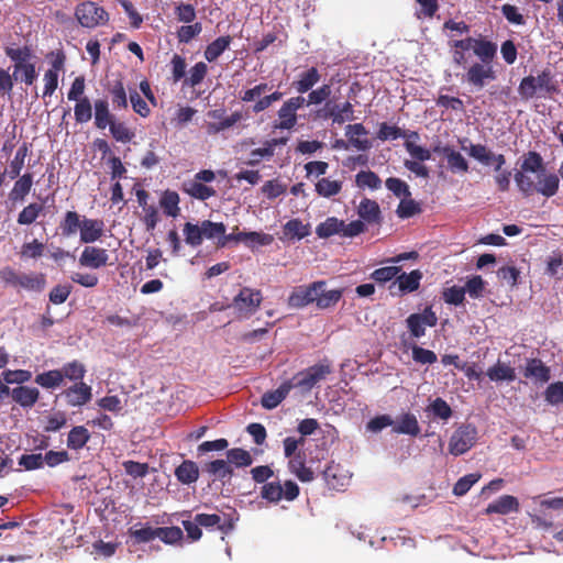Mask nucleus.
Wrapping results in <instances>:
<instances>
[{"label": "nucleus", "mask_w": 563, "mask_h": 563, "mask_svg": "<svg viewBox=\"0 0 563 563\" xmlns=\"http://www.w3.org/2000/svg\"><path fill=\"white\" fill-rule=\"evenodd\" d=\"M448 45L455 66L466 68L463 81L476 90H482L497 75L493 60L497 54L496 43L484 36H466L461 40L450 38Z\"/></svg>", "instance_id": "nucleus-1"}, {"label": "nucleus", "mask_w": 563, "mask_h": 563, "mask_svg": "<svg viewBox=\"0 0 563 563\" xmlns=\"http://www.w3.org/2000/svg\"><path fill=\"white\" fill-rule=\"evenodd\" d=\"M560 92L558 81L550 68H544L538 76H526L518 86V93L522 100L538 98H552Z\"/></svg>", "instance_id": "nucleus-2"}, {"label": "nucleus", "mask_w": 563, "mask_h": 563, "mask_svg": "<svg viewBox=\"0 0 563 563\" xmlns=\"http://www.w3.org/2000/svg\"><path fill=\"white\" fill-rule=\"evenodd\" d=\"M536 176L537 183H534L530 176L523 175V173H515L514 178L517 187L525 197H530L534 192H538L545 198H550L558 194L560 178L556 174L548 173L547 169H544Z\"/></svg>", "instance_id": "nucleus-3"}, {"label": "nucleus", "mask_w": 563, "mask_h": 563, "mask_svg": "<svg viewBox=\"0 0 563 563\" xmlns=\"http://www.w3.org/2000/svg\"><path fill=\"white\" fill-rule=\"evenodd\" d=\"M74 14L78 23L86 29H96L106 25L110 19L109 13L103 7L90 0L78 3Z\"/></svg>", "instance_id": "nucleus-4"}, {"label": "nucleus", "mask_w": 563, "mask_h": 563, "mask_svg": "<svg viewBox=\"0 0 563 563\" xmlns=\"http://www.w3.org/2000/svg\"><path fill=\"white\" fill-rule=\"evenodd\" d=\"M331 365L327 362L318 363L308 368L298 372L289 379L292 388H299L303 393L310 391L318 383L325 379L331 374Z\"/></svg>", "instance_id": "nucleus-5"}, {"label": "nucleus", "mask_w": 563, "mask_h": 563, "mask_svg": "<svg viewBox=\"0 0 563 563\" xmlns=\"http://www.w3.org/2000/svg\"><path fill=\"white\" fill-rule=\"evenodd\" d=\"M300 489L296 482L286 481L265 483L261 488V497L268 503L278 504L280 500L292 501L299 496Z\"/></svg>", "instance_id": "nucleus-6"}, {"label": "nucleus", "mask_w": 563, "mask_h": 563, "mask_svg": "<svg viewBox=\"0 0 563 563\" xmlns=\"http://www.w3.org/2000/svg\"><path fill=\"white\" fill-rule=\"evenodd\" d=\"M477 429L471 424L460 426L451 435L449 452L455 456L466 453L476 443Z\"/></svg>", "instance_id": "nucleus-7"}, {"label": "nucleus", "mask_w": 563, "mask_h": 563, "mask_svg": "<svg viewBox=\"0 0 563 563\" xmlns=\"http://www.w3.org/2000/svg\"><path fill=\"white\" fill-rule=\"evenodd\" d=\"M325 286L324 280L313 282L310 285L297 286L288 297L290 308L300 309L310 303L317 305V295Z\"/></svg>", "instance_id": "nucleus-8"}, {"label": "nucleus", "mask_w": 563, "mask_h": 563, "mask_svg": "<svg viewBox=\"0 0 563 563\" xmlns=\"http://www.w3.org/2000/svg\"><path fill=\"white\" fill-rule=\"evenodd\" d=\"M306 98L302 96L291 97L283 103L277 111L279 122L275 124L276 129L290 130L297 123V111L305 106Z\"/></svg>", "instance_id": "nucleus-9"}, {"label": "nucleus", "mask_w": 563, "mask_h": 563, "mask_svg": "<svg viewBox=\"0 0 563 563\" xmlns=\"http://www.w3.org/2000/svg\"><path fill=\"white\" fill-rule=\"evenodd\" d=\"M438 317L431 307H426L421 313H411L406 319L407 328L413 338H421L426 334L427 327H435Z\"/></svg>", "instance_id": "nucleus-10"}, {"label": "nucleus", "mask_w": 563, "mask_h": 563, "mask_svg": "<svg viewBox=\"0 0 563 563\" xmlns=\"http://www.w3.org/2000/svg\"><path fill=\"white\" fill-rule=\"evenodd\" d=\"M522 376L536 385H544L551 379V368L538 357H529L521 367Z\"/></svg>", "instance_id": "nucleus-11"}, {"label": "nucleus", "mask_w": 563, "mask_h": 563, "mask_svg": "<svg viewBox=\"0 0 563 563\" xmlns=\"http://www.w3.org/2000/svg\"><path fill=\"white\" fill-rule=\"evenodd\" d=\"M263 300L262 292L249 287H243L234 297L235 308L245 316H250L256 311Z\"/></svg>", "instance_id": "nucleus-12"}, {"label": "nucleus", "mask_w": 563, "mask_h": 563, "mask_svg": "<svg viewBox=\"0 0 563 563\" xmlns=\"http://www.w3.org/2000/svg\"><path fill=\"white\" fill-rule=\"evenodd\" d=\"M471 157L478 161L481 164L488 166L494 164V170H504L503 166L506 164V157L503 154H494L487 146L483 144H471L467 148Z\"/></svg>", "instance_id": "nucleus-13"}, {"label": "nucleus", "mask_w": 563, "mask_h": 563, "mask_svg": "<svg viewBox=\"0 0 563 563\" xmlns=\"http://www.w3.org/2000/svg\"><path fill=\"white\" fill-rule=\"evenodd\" d=\"M195 517L200 527L217 528L223 534H228L234 529V518L231 515L197 514Z\"/></svg>", "instance_id": "nucleus-14"}, {"label": "nucleus", "mask_w": 563, "mask_h": 563, "mask_svg": "<svg viewBox=\"0 0 563 563\" xmlns=\"http://www.w3.org/2000/svg\"><path fill=\"white\" fill-rule=\"evenodd\" d=\"M109 254L106 249L98 246H86L79 257V264L93 269L101 268L108 264Z\"/></svg>", "instance_id": "nucleus-15"}, {"label": "nucleus", "mask_w": 563, "mask_h": 563, "mask_svg": "<svg viewBox=\"0 0 563 563\" xmlns=\"http://www.w3.org/2000/svg\"><path fill=\"white\" fill-rule=\"evenodd\" d=\"M322 118L331 119L332 122L336 124H343L345 121H353L355 119L353 104L350 101L332 106L331 102H327Z\"/></svg>", "instance_id": "nucleus-16"}, {"label": "nucleus", "mask_w": 563, "mask_h": 563, "mask_svg": "<svg viewBox=\"0 0 563 563\" xmlns=\"http://www.w3.org/2000/svg\"><path fill=\"white\" fill-rule=\"evenodd\" d=\"M422 277L423 274L419 269H413L408 274H398L397 278L389 286V290L393 292L394 287L397 286L401 295L413 292L419 289Z\"/></svg>", "instance_id": "nucleus-17"}, {"label": "nucleus", "mask_w": 563, "mask_h": 563, "mask_svg": "<svg viewBox=\"0 0 563 563\" xmlns=\"http://www.w3.org/2000/svg\"><path fill=\"white\" fill-rule=\"evenodd\" d=\"M80 229V242L85 244L95 243L103 235L104 223L101 219H90L82 216Z\"/></svg>", "instance_id": "nucleus-18"}, {"label": "nucleus", "mask_w": 563, "mask_h": 563, "mask_svg": "<svg viewBox=\"0 0 563 563\" xmlns=\"http://www.w3.org/2000/svg\"><path fill=\"white\" fill-rule=\"evenodd\" d=\"M91 387L84 382L74 384L64 391L67 404L71 407H80L90 401L92 397Z\"/></svg>", "instance_id": "nucleus-19"}, {"label": "nucleus", "mask_w": 563, "mask_h": 563, "mask_svg": "<svg viewBox=\"0 0 563 563\" xmlns=\"http://www.w3.org/2000/svg\"><path fill=\"white\" fill-rule=\"evenodd\" d=\"M357 214L364 223L379 225L383 221L379 205L372 199L364 198L361 200Z\"/></svg>", "instance_id": "nucleus-20"}, {"label": "nucleus", "mask_w": 563, "mask_h": 563, "mask_svg": "<svg viewBox=\"0 0 563 563\" xmlns=\"http://www.w3.org/2000/svg\"><path fill=\"white\" fill-rule=\"evenodd\" d=\"M9 396L23 408H32L40 398V390L35 387L19 386L10 388Z\"/></svg>", "instance_id": "nucleus-21"}, {"label": "nucleus", "mask_w": 563, "mask_h": 563, "mask_svg": "<svg viewBox=\"0 0 563 563\" xmlns=\"http://www.w3.org/2000/svg\"><path fill=\"white\" fill-rule=\"evenodd\" d=\"M46 286V276L43 273H21L19 283L16 285L18 290H26L32 292H42Z\"/></svg>", "instance_id": "nucleus-22"}, {"label": "nucleus", "mask_w": 563, "mask_h": 563, "mask_svg": "<svg viewBox=\"0 0 563 563\" xmlns=\"http://www.w3.org/2000/svg\"><path fill=\"white\" fill-rule=\"evenodd\" d=\"M320 78L319 70L316 67H310L298 75L291 87L302 95L310 91L320 81Z\"/></svg>", "instance_id": "nucleus-23"}, {"label": "nucleus", "mask_w": 563, "mask_h": 563, "mask_svg": "<svg viewBox=\"0 0 563 563\" xmlns=\"http://www.w3.org/2000/svg\"><path fill=\"white\" fill-rule=\"evenodd\" d=\"M518 510V499L511 495H503L486 507L485 514L508 515L510 512H517Z\"/></svg>", "instance_id": "nucleus-24"}, {"label": "nucleus", "mask_w": 563, "mask_h": 563, "mask_svg": "<svg viewBox=\"0 0 563 563\" xmlns=\"http://www.w3.org/2000/svg\"><path fill=\"white\" fill-rule=\"evenodd\" d=\"M208 115L213 119H221L217 123H209L208 125V132L209 133H219L227 129H230L234 124H236L239 121L242 120L243 115L240 111H234L230 115L222 119V112L219 110H212L209 111Z\"/></svg>", "instance_id": "nucleus-25"}, {"label": "nucleus", "mask_w": 563, "mask_h": 563, "mask_svg": "<svg viewBox=\"0 0 563 563\" xmlns=\"http://www.w3.org/2000/svg\"><path fill=\"white\" fill-rule=\"evenodd\" d=\"M292 389L289 380L284 382L277 389L266 391L261 399V404L265 409L276 408Z\"/></svg>", "instance_id": "nucleus-26"}, {"label": "nucleus", "mask_w": 563, "mask_h": 563, "mask_svg": "<svg viewBox=\"0 0 563 563\" xmlns=\"http://www.w3.org/2000/svg\"><path fill=\"white\" fill-rule=\"evenodd\" d=\"M486 376L492 382H514L517 378L516 369L511 367L509 364L504 363L501 361H497V363L490 366L486 371Z\"/></svg>", "instance_id": "nucleus-27"}, {"label": "nucleus", "mask_w": 563, "mask_h": 563, "mask_svg": "<svg viewBox=\"0 0 563 563\" xmlns=\"http://www.w3.org/2000/svg\"><path fill=\"white\" fill-rule=\"evenodd\" d=\"M393 431L398 434L418 437L420 434V426L417 417L411 412L401 415L397 423L393 427Z\"/></svg>", "instance_id": "nucleus-28"}, {"label": "nucleus", "mask_w": 563, "mask_h": 563, "mask_svg": "<svg viewBox=\"0 0 563 563\" xmlns=\"http://www.w3.org/2000/svg\"><path fill=\"white\" fill-rule=\"evenodd\" d=\"M442 155L448 161V167L452 173H467L468 172V163L464 158V156L455 151L452 146L445 145L442 148Z\"/></svg>", "instance_id": "nucleus-29"}, {"label": "nucleus", "mask_w": 563, "mask_h": 563, "mask_svg": "<svg viewBox=\"0 0 563 563\" xmlns=\"http://www.w3.org/2000/svg\"><path fill=\"white\" fill-rule=\"evenodd\" d=\"M95 125L99 130H104L113 121L115 117L110 112L109 102L106 99H97L93 103Z\"/></svg>", "instance_id": "nucleus-30"}, {"label": "nucleus", "mask_w": 563, "mask_h": 563, "mask_svg": "<svg viewBox=\"0 0 563 563\" xmlns=\"http://www.w3.org/2000/svg\"><path fill=\"white\" fill-rule=\"evenodd\" d=\"M183 191L189 195L191 198L205 201L216 196V190L202 183L195 179L185 181L181 187Z\"/></svg>", "instance_id": "nucleus-31"}, {"label": "nucleus", "mask_w": 563, "mask_h": 563, "mask_svg": "<svg viewBox=\"0 0 563 563\" xmlns=\"http://www.w3.org/2000/svg\"><path fill=\"white\" fill-rule=\"evenodd\" d=\"M367 130L362 123L349 124L345 128V135L349 137V142L358 151L368 150L372 144L367 139H360V135H366Z\"/></svg>", "instance_id": "nucleus-32"}, {"label": "nucleus", "mask_w": 563, "mask_h": 563, "mask_svg": "<svg viewBox=\"0 0 563 563\" xmlns=\"http://www.w3.org/2000/svg\"><path fill=\"white\" fill-rule=\"evenodd\" d=\"M232 37L224 35L207 45L203 56L209 63L216 62L231 45Z\"/></svg>", "instance_id": "nucleus-33"}, {"label": "nucleus", "mask_w": 563, "mask_h": 563, "mask_svg": "<svg viewBox=\"0 0 563 563\" xmlns=\"http://www.w3.org/2000/svg\"><path fill=\"white\" fill-rule=\"evenodd\" d=\"M545 169L543 164L542 156L536 151H529L527 154L522 156V162L520 165V170L516 173H523L527 175L528 173L539 174Z\"/></svg>", "instance_id": "nucleus-34"}, {"label": "nucleus", "mask_w": 563, "mask_h": 563, "mask_svg": "<svg viewBox=\"0 0 563 563\" xmlns=\"http://www.w3.org/2000/svg\"><path fill=\"white\" fill-rule=\"evenodd\" d=\"M288 468L301 482H311L314 478L311 468L306 466L305 456L301 453L289 459Z\"/></svg>", "instance_id": "nucleus-35"}, {"label": "nucleus", "mask_w": 563, "mask_h": 563, "mask_svg": "<svg viewBox=\"0 0 563 563\" xmlns=\"http://www.w3.org/2000/svg\"><path fill=\"white\" fill-rule=\"evenodd\" d=\"M175 476L181 484L195 483L199 477L198 465L194 461L186 460L176 467Z\"/></svg>", "instance_id": "nucleus-36"}, {"label": "nucleus", "mask_w": 563, "mask_h": 563, "mask_svg": "<svg viewBox=\"0 0 563 563\" xmlns=\"http://www.w3.org/2000/svg\"><path fill=\"white\" fill-rule=\"evenodd\" d=\"M90 438V432L86 427L76 426L68 433L67 448L70 450L78 451L89 442Z\"/></svg>", "instance_id": "nucleus-37"}, {"label": "nucleus", "mask_w": 563, "mask_h": 563, "mask_svg": "<svg viewBox=\"0 0 563 563\" xmlns=\"http://www.w3.org/2000/svg\"><path fill=\"white\" fill-rule=\"evenodd\" d=\"M179 201V195L176 191L165 190L159 205L167 217L176 218L180 213Z\"/></svg>", "instance_id": "nucleus-38"}, {"label": "nucleus", "mask_w": 563, "mask_h": 563, "mask_svg": "<svg viewBox=\"0 0 563 563\" xmlns=\"http://www.w3.org/2000/svg\"><path fill=\"white\" fill-rule=\"evenodd\" d=\"M82 216H80L76 211H67L59 223V228L62 230V234L64 236H71L77 233V231L81 229Z\"/></svg>", "instance_id": "nucleus-39"}, {"label": "nucleus", "mask_w": 563, "mask_h": 563, "mask_svg": "<svg viewBox=\"0 0 563 563\" xmlns=\"http://www.w3.org/2000/svg\"><path fill=\"white\" fill-rule=\"evenodd\" d=\"M343 183L341 180H332L330 178H320L316 185V192L323 198H331L336 196L342 190Z\"/></svg>", "instance_id": "nucleus-40"}, {"label": "nucleus", "mask_w": 563, "mask_h": 563, "mask_svg": "<svg viewBox=\"0 0 563 563\" xmlns=\"http://www.w3.org/2000/svg\"><path fill=\"white\" fill-rule=\"evenodd\" d=\"M411 137V139H418L419 134L417 132H410V134H407L404 132L400 128L396 125H388L386 122H383L379 125V130L377 132V137L380 141H387V140H397L399 137Z\"/></svg>", "instance_id": "nucleus-41"}, {"label": "nucleus", "mask_w": 563, "mask_h": 563, "mask_svg": "<svg viewBox=\"0 0 563 563\" xmlns=\"http://www.w3.org/2000/svg\"><path fill=\"white\" fill-rule=\"evenodd\" d=\"M342 227L343 220H339L338 218L331 217L328 218L324 222H321L317 229L316 233L319 238L327 239L334 234L342 235Z\"/></svg>", "instance_id": "nucleus-42"}, {"label": "nucleus", "mask_w": 563, "mask_h": 563, "mask_svg": "<svg viewBox=\"0 0 563 563\" xmlns=\"http://www.w3.org/2000/svg\"><path fill=\"white\" fill-rule=\"evenodd\" d=\"M205 471L219 479L230 478L233 475V468L228 461L214 460L205 465Z\"/></svg>", "instance_id": "nucleus-43"}, {"label": "nucleus", "mask_w": 563, "mask_h": 563, "mask_svg": "<svg viewBox=\"0 0 563 563\" xmlns=\"http://www.w3.org/2000/svg\"><path fill=\"white\" fill-rule=\"evenodd\" d=\"M157 528L151 526H141L136 523L129 529V536L134 539L136 543H146L154 540L157 536Z\"/></svg>", "instance_id": "nucleus-44"}, {"label": "nucleus", "mask_w": 563, "mask_h": 563, "mask_svg": "<svg viewBox=\"0 0 563 563\" xmlns=\"http://www.w3.org/2000/svg\"><path fill=\"white\" fill-rule=\"evenodd\" d=\"M34 382L43 388H56L63 383V373L59 369H52L35 376Z\"/></svg>", "instance_id": "nucleus-45"}, {"label": "nucleus", "mask_w": 563, "mask_h": 563, "mask_svg": "<svg viewBox=\"0 0 563 563\" xmlns=\"http://www.w3.org/2000/svg\"><path fill=\"white\" fill-rule=\"evenodd\" d=\"M27 154H29V145H27V143H23L18 148V151L14 155V158L10 162L9 168L5 169L11 179H15L20 175V173L24 166V161H25V157L27 156Z\"/></svg>", "instance_id": "nucleus-46"}, {"label": "nucleus", "mask_w": 563, "mask_h": 563, "mask_svg": "<svg viewBox=\"0 0 563 563\" xmlns=\"http://www.w3.org/2000/svg\"><path fill=\"white\" fill-rule=\"evenodd\" d=\"M342 289H331L325 291L324 287L318 291L317 295V307L319 309H328L335 306L342 298Z\"/></svg>", "instance_id": "nucleus-47"}, {"label": "nucleus", "mask_w": 563, "mask_h": 563, "mask_svg": "<svg viewBox=\"0 0 563 563\" xmlns=\"http://www.w3.org/2000/svg\"><path fill=\"white\" fill-rule=\"evenodd\" d=\"M355 184L358 188H369L372 190L379 189L382 180L378 175L372 170H361L355 176Z\"/></svg>", "instance_id": "nucleus-48"}, {"label": "nucleus", "mask_w": 563, "mask_h": 563, "mask_svg": "<svg viewBox=\"0 0 563 563\" xmlns=\"http://www.w3.org/2000/svg\"><path fill=\"white\" fill-rule=\"evenodd\" d=\"M33 185V177L31 174L26 173L22 175L15 183L10 192V198L12 200H22L30 192Z\"/></svg>", "instance_id": "nucleus-49"}, {"label": "nucleus", "mask_w": 563, "mask_h": 563, "mask_svg": "<svg viewBox=\"0 0 563 563\" xmlns=\"http://www.w3.org/2000/svg\"><path fill=\"white\" fill-rule=\"evenodd\" d=\"M284 233L286 236L301 240L310 234V227L303 224L300 219H291L284 224Z\"/></svg>", "instance_id": "nucleus-50"}, {"label": "nucleus", "mask_w": 563, "mask_h": 563, "mask_svg": "<svg viewBox=\"0 0 563 563\" xmlns=\"http://www.w3.org/2000/svg\"><path fill=\"white\" fill-rule=\"evenodd\" d=\"M74 115L77 123H87L92 118V106L88 97L75 100Z\"/></svg>", "instance_id": "nucleus-51"}, {"label": "nucleus", "mask_w": 563, "mask_h": 563, "mask_svg": "<svg viewBox=\"0 0 563 563\" xmlns=\"http://www.w3.org/2000/svg\"><path fill=\"white\" fill-rule=\"evenodd\" d=\"M229 464H234L236 467H246L253 463V457L249 451L234 448L227 452Z\"/></svg>", "instance_id": "nucleus-52"}, {"label": "nucleus", "mask_w": 563, "mask_h": 563, "mask_svg": "<svg viewBox=\"0 0 563 563\" xmlns=\"http://www.w3.org/2000/svg\"><path fill=\"white\" fill-rule=\"evenodd\" d=\"M207 74V64L205 62H198L189 69V75L185 79V85L190 88H195L202 82Z\"/></svg>", "instance_id": "nucleus-53"}, {"label": "nucleus", "mask_w": 563, "mask_h": 563, "mask_svg": "<svg viewBox=\"0 0 563 563\" xmlns=\"http://www.w3.org/2000/svg\"><path fill=\"white\" fill-rule=\"evenodd\" d=\"M13 77L15 80L20 79L25 85H33L37 79L35 65L33 63H29L21 66H14Z\"/></svg>", "instance_id": "nucleus-54"}, {"label": "nucleus", "mask_w": 563, "mask_h": 563, "mask_svg": "<svg viewBox=\"0 0 563 563\" xmlns=\"http://www.w3.org/2000/svg\"><path fill=\"white\" fill-rule=\"evenodd\" d=\"M183 232H184V236H185V242L188 245H190L192 247H197L202 244L203 236H202L201 224L198 225V224H194L191 222H186L184 224Z\"/></svg>", "instance_id": "nucleus-55"}, {"label": "nucleus", "mask_w": 563, "mask_h": 563, "mask_svg": "<svg viewBox=\"0 0 563 563\" xmlns=\"http://www.w3.org/2000/svg\"><path fill=\"white\" fill-rule=\"evenodd\" d=\"M45 250L44 243L38 241L37 239L32 240L31 242H25L21 246L20 256L24 260H36L43 256Z\"/></svg>", "instance_id": "nucleus-56"}, {"label": "nucleus", "mask_w": 563, "mask_h": 563, "mask_svg": "<svg viewBox=\"0 0 563 563\" xmlns=\"http://www.w3.org/2000/svg\"><path fill=\"white\" fill-rule=\"evenodd\" d=\"M43 211V206L32 202L24 207L18 216V223L21 225L32 224Z\"/></svg>", "instance_id": "nucleus-57"}, {"label": "nucleus", "mask_w": 563, "mask_h": 563, "mask_svg": "<svg viewBox=\"0 0 563 563\" xmlns=\"http://www.w3.org/2000/svg\"><path fill=\"white\" fill-rule=\"evenodd\" d=\"M59 371L63 373V378L66 377L70 380L82 382V378L86 375V367L79 361L66 363Z\"/></svg>", "instance_id": "nucleus-58"}, {"label": "nucleus", "mask_w": 563, "mask_h": 563, "mask_svg": "<svg viewBox=\"0 0 563 563\" xmlns=\"http://www.w3.org/2000/svg\"><path fill=\"white\" fill-rule=\"evenodd\" d=\"M5 55L14 62V66H21L31 63L32 51L27 46L23 47H5Z\"/></svg>", "instance_id": "nucleus-59"}, {"label": "nucleus", "mask_w": 563, "mask_h": 563, "mask_svg": "<svg viewBox=\"0 0 563 563\" xmlns=\"http://www.w3.org/2000/svg\"><path fill=\"white\" fill-rule=\"evenodd\" d=\"M110 95L112 104L115 109L128 108L126 91L122 81L118 80L114 82V85L110 89Z\"/></svg>", "instance_id": "nucleus-60"}, {"label": "nucleus", "mask_w": 563, "mask_h": 563, "mask_svg": "<svg viewBox=\"0 0 563 563\" xmlns=\"http://www.w3.org/2000/svg\"><path fill=\"white\" fill-rule=\"evenodd\" d=\"M157 537L166 544H174L183 539V530L179 527H159Z\"/></svg>", "instance_id": "nucleus-61"}, {"label": "nucleus", "mask_w": 563, "mask_h": 563, "mask_svg": "<svg viewBox=\"0 0 563 563\" xmlns=\"http://www.w3.org/2000/svg\"><path fill=\"white\" fill-rule=\"evenodd\" d=\"M109 130L113 139L118 142L126 143L134 136V133L123 122L113 121L109 125Z\"/></svg>", "instance_id": "nucleus-62"}, {"label": "nucleus", "mask_w": 563, "mask_h": 563, "mask_svg": "<svg viewBox=\"0 0 563 563\" xmlns=\"http://www.w3.org/2000/svg\"><path fill=\"white\" fill-rule=\"evenodd\" d=\"M428 410L433 413L434 417L448 420L452 417V409L449 404L441 397L435 398L428 407Z\"/></svg>", "instance_id": "nucleus-63"}, {"label": "nucleus", "mask_w": 563, "mask_h": 563, "mask_svg": "<svg viewBox=\"0 0 563 563\" xmlns=\"http://www.w3.org/2000/svg\"><path fill=\"white\" fill-rule=\"evenodd\" d=\"M544 399L550 405L563 404V382L550 384L544 391Z\"/></svg>", "instance_id": "nucleus-64"}]
</instances>
